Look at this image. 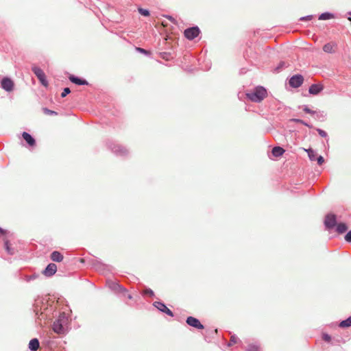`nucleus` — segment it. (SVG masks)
Masks as SVG:
<instances>
[{
    "label": "nucleus",
    "instance_id": "1",
    "mask_svg": "<svg viewBox=\"0 0 351 351\" xmlns=\"http://www.w3.org/2000/svg\"><path fill=\"white\" fill-rule=\"evenodd\" d=\"M267 90L263 86H257L252 90L246 93L248 99L253 102L259 103L267 97Z\"/></svg>",
    "mask_w": 351,
    "mask_h": 351
},
{
    "label": "nucleus",
    "instance_id": "2",
    "mask_svg": "<svg viewBox=\"0 0 351 351\" xmlns=\"http://www.w3.org/2000/svg\"><path fill=\"white\" fill-rule=\"evenodd\" d=\"M67 319L66 315L63 313L61 314L58 319L53 324V330L58 334H64L66 331L64 325L66 324Z\"/></svg>",
    "mask_w": 351,
    "mask_h": 351
},
{
    "label": "nucleus",
    "instance_id": "3",
    "mask_svg": "<svg viewBox=\"0 0 351 351\" xmlns=\"http://www.w3.org/2000/svg\"><path fill=\"white\" fill-rule=\"evenodd\" d=\"M32 71L36 75V76L39 80L40 82L44 86L47 87L48 86V82L46 79V76L43 71L37 66H33L32 67Z\"/></svg>",
    "mask_w": 351,
    "mask_h": 351
},
{
    "label": "nucleus",
    "instance_id": "4",
    "mask_svg": "<svg viewBox=\"0 0 351 351\" xmlns=\"http://www.w3.org/2000/svg\"><path fill=\"white\" fill-rule=\"evenodd\" d=\"M199 34V29L197 27L188 28L184 31V36L189 40L196 38Z\"/></svg>",
    "mask_w": 351,
    "mask_h": 351
},
{
    "label": "nucleus",
    "instance_id": "5",
    "mask_svg": "<svg viewBox=\"0 0 351 351\" xmlns=\"http://www.w3.org/2000/svg\"><path fill=\"white\" fill-rule=\"evenodd\" d=\"M304 78L301 75H295L289 80V84L293 88H298L302 84Z\"/></svg>",
    "mask_w": 351,
    "mask_h": 351
},
{
    "label": "nucleus",
    "instance_id": "6",
    "mask_svg": "<svg viewBox=\"0 0 351 351\" xmlns=\"http://www.w3.org/2000/svg\"><path fill=\"white\" fill-rule=\"evenodd\" d=\"M324 224L327 229L333 228L336 226L335 215L332 214L327 215L325 218Z\"/></svg>",
    "mask_w": 351,
    "mask_h": 351
},
{
    "label": "nucleus",
    "instance_id": "7",
    "mask_svg": "<svg viewBox=\"0 0 351 351\" xmlns=\"http://www.w3.org/2000/svg\"><path fill=\"white\" fill-rule=\"evenodd\" d=\"M1 87L5 90L10 92L14 88V82L8 77H3L1 80Z\"/></svg>",
    "mask_w": 351,
    "mask_h": 351
},
{
    "label": "nucleus",
    "instance_id": "8",
    "mask_svg": "<svg viewBox=\"0 0 351 351\" xmlns=\"http://www.w3.org/2000/svg\"><path fill=\"white\" fill-rule=\"evenodd\" d=\"M154 306L159 311L167 314L168 315L171 317L173 316V312L169 308H168L165 304L160 302H155L154 303Z\"/></svg>",
    "mask_w": 351,
    "mask_h": 351
},
{
    "label": "nucleus",
    "instance_id": "9",
    "mask_svg": "<svg viewBox=\"0 0 351 351\" xmlns=\"http://www.w3.org/2000/svg\"><path fill=\"white\" fill-rule=\"evenodd\" d=\"M186 323L189 326H193L197 329H203L204 328V326L200 323V322L197 318H195L193 317H189L186 319Z\"/></svg>",
    "mask_w": 351,
    "mask_h": 351
},
{
    "label": "nucleus",
    "instance_id": "10",
    "mask_svg": "<svg viewBox=\"0 0 351 351\" xmlns=\"http://www.w3.org/2000/svg\"><path fill=\"white\" fill-rule=\"evenodd\" d=\"M57 271V266L54 263L49 264L43 271L46 276H53Z\"/></svg>",
    "mask_w": 351,
    "mask_h": 351
},
{
    "label": "nucleus",
    "instance_id": "11",
    "mask_svg": "<svg viewBox=\"0 0 351 351\" xmlns=\"http://www.w3.org/2000/svg\"><path fill=\"white\" fill-rule=\"evenodd\" d=\"M323 89V85L319 84H313L309 87L308 92L310 94L315 95L319 93Z\"/></svg>",
    "mask_w": 351,
    "mask_h": 351
},
{
    "label": "nucleus",
    "instance_id": "12",
    "mask_svg": "<svg viewBox=\"0 0 351 351\" xmlns=\"http://www.w3.org/2000/svg\"><path fill=\"white\" fill-rule=\"evenodd\" d=\"M336 45L334 43H328L324 45L323 51L328 53H334L335 52Z\"/></svg>",
    "mask_w": 351,
    "mask_h": 351
},
{
    "label": "nucleus",
    "instance_id": "13",
    "mask_svg": "<svg viewBox=\"0 0 351 351\" xmlns=\"http://www.w3.org/2000/svg\"><path fill=\"white\" fill-rule=\"evenodd\" d=\"M69 78L71 82L78 84V85H87L88 84V82L86 80L80 79L74 75H71Z\"/></svg>",
    "mask_w": 351,
    "mask_h": 351
},
{
    "label": "nucleus",
    "instance_id": "14",
    "mask_svg": "<svg viewBox=\"0 0 351 351\" xmlns=\"http://www.w3.org/2000/svg\"><path fill=\"white\" fill-rule=\"evenodd\" d=\"M22 136L30 146H33L35 145L34 138L29 133L23 132L22 134Z\"/></svg>",
    "mask_w": 351,
    "mask_h": 351
},
{
    "label": "nucleus",
    "instance_id": "15",
    "mask_svg": "<svg viewBox=\"0 0 351 351\" xmlns=\"http://www.w3.org/2000/svg\"><path fill=\"white\" fill-rule=\"evenodd\" d=\"M51 258L55 262H61L63 260V256L58 251H54L51 254Z\"/></svg>",
    "mask_w": 351,
    "mask_h": 351
},
{
    "label": "nucleus",
    "instance_id": "16",
    "mask_svg": "<svg viewBox=\"0 0 351 351\" xmlns=\"http://www.w3.org/2000/svg\"><path fill=\"white\" fill-rule=\"evenodd\" d=\"M39 348V341L37 339H32L29 343V348L32 351H36Z\"/></svg>",
    "mask_w": 351,
    "mask_h": 351
},
{
    "label": "nucleus",
    "instance_id": "17",
    "mask_svg": "<svg viewBox=\"0 0 351 351\" xmlns=\"http://www.w3.org/2000/svg\"><path fill=\"white\" fill-rule=\"evenodd\" d=\"M112 151L117 154L121 156L125 155L127 154V150L125 148L121 145H116L113 149Z\"/></svg>",
    "mask_w": 351,
    "mask_h": 351
},
{
    "label": "nucleus",
    "instance_id": "18",
    "mask_svg": "<svg viewBox=\"0 0 351 351\" xmlns=\"http://www.w3.org/2000/svg\"><path fill=\"white\" fill-rule=\"evenodd\" d=\"M271 152H272L273 156H274L276 157H279L284 154L285 150L283 148H282L280 147H275L272 149Z\"/></svg>",
    "mask_w": 351,
    "mask_h": 351
},
{
    "label": "nucleus",
    "instance_id": "19",
    "mask_svg": "<svg viewBox=\"0 0 351 351\" xmlns=\"http://www.w3.org/2000/svg\"><path fill=\"white\" fill-rule=\"evenodd\" d=\"M347 230H348V227L343 223H340L337 225L336 231L339 234H342V233L345 232Z\"/></svg>",
    "mask_w": 351,
    "mask_h": 351
},
{
    "label": "nucleus",
    "instance_id": "20",
    "mask_svg": "<svg viewBox=\"0 0 351 351\" xmlns=\"http://www.w3.org/2000/svg\"><path fill=\"white\" fill-rule=\"evenodd\" d=\"M334 18V14L330 12H324L319 16V20H328Z\"/></svg>",
    "mask_w": 351,
    "mask_h": 351
},
{
    "label": "nucleus",
    "instance_id": "21",
    "mask_svg": "<svg viewBox=\"0 0 351 351\" xmlns=\"http://www.w3.org/2000/svg\"><path fill=\"white\" fill-rule=\"evenodd\" d=\"M351 326V316L348 319L343 320L339 324V327L341 328H348Z\"/></svg>",
    "mask_w": 351,
    "mask_h": 351
},
{
    "label": "nucleus",
    "instance_id": "22",
    "mask_svg": "<svg viewBox=\"0 0 351 351\" xmlns=\"http://www.w3.org/2000/svg\"><path fill=\"white\" fill-rule=\"evenodd\" d=\"M304 150L308 153V156L311 160H315L316 154L315 153V152L313 149H305Z\"/></svg>",
    "mask_w": 351,
    "mask_h": 351
},
{
    "label": "nucleus",
    "instance_id": "23",
    "mask_svg": "<svg viewBox=\"0 0 351 351\" xmlns=\"http://www.w3.org/2000/svg\"><path fill=\"white\" fill-rule=\"evenodd\" d=\"M4 245H5V248L6 250V251L8 252V253L12 254L14 252H13V250L10 247L9 242L8 241H5Z\"/></svg>",
    "mask_w": 351,
    "mask_h": 351
},
{
    "label": "nucleus",
    "instance_id": "24",
    "mask_svg": "<svg viewBox=\"0 0 351 351\" xmlns=\"http://www.w3.org/2000/svg\"><path fill=\"white\" fill-rule=\"evenodd\" d=\"M138 12L140 14L145 16H147L149 15V12L147 10L143 9V8H139Z\"/></svg>",
    "mask_w": 351,
    "mask_h": 351
},
{
    "label": "nucleus",
    "instance_id": "25",
    "mask_svg": "<svg viewBox=\"0 0 351 351\" xmlns=\"http://www.w3.org/2000/svg\"><path fill=\"white\" fill-rule=\"evenodd\" d=\"M70 93H71V90H70L69 88H64V90L61 94V96H62V97H64Z\"/></svg>",
    "mask_w": 351,
    "mask_h": 351
},
{
    "label": "nucleus",
    "instance_id": "26",
    "mask_svg": "<svg viewBox=\"0 0 351 351\" xmlns=\"http://www.w3.org/2000/svg\"><path fill=\"white\" fill-rule=\"evenodd\" d=\"M43 110H44L45 114H49V115L57 114L56 112L51 110H49L47 108H44Z\"/></svg>",
    "mask_w": 351,
    "mask_h": 351
},
{
    "label": "nucleus",
    "instance_id": "27",
    "mask_svg": "<svg viewBox=\"0 0 351 351\" xmlns=\"http://www.w3.org/2000/svg\"><path fill=\"white\" fill-rule=\"evenodd\" d=\"M293 121L296 122V123H302L304 125H306L308 126V128H311V125H309L308 124H307L306 122H304V121L301 120V119H293Z\"/></svg>",
    "mask_w": 351,
    "mask_h": 351
},
{
    "label": "nucleus",
    "instance_id": "28",
    "mask_svg": "<svg viewBox=\"0 0 351 351\" xmlns=\"http://www.w3.org/2000/svg\"><path fill=\"white\" fill-rule=\"evenodd\" d=\"M317 132L319 133V134L321 136H322V137H326L327 136V133L325 131H324V130H322L321 129H319V128L317 129Z\"/></svg>",
    "mask_w": 351,
    "mask_h": 351
},
{
    "label": "nucleus",
    "instance_id": "29",
    "mask_svg": "<svg viewBox=\"0 0 351 351\" xmlns=\"http://www.w3.org/2000/svg\"><path fill=\"white\" fill-rule=\"evenodd\" d=\"M313 15H308L306 16H302L300 19V21H310L313 19Z\"/></svg>",
    "mask_w": 351,
    "mask_h": 351
},
{
    "label": "nucleus",
    "instance_id": "30",
    "mask_svg": "<svg viewBox=\"0 0 351 351\" xmlns=\"http://www.w3.org/2000/svg\"><path fill=\"white\" fill-rule=\"evenodd\" d=\"M345 240L348 242H351V230L349 231L345 236Z\"/></svg>",
    "mask_w": 351,
    "mask_h": 351
},
{
    "label": "nucleus",
    "instance_id": "31",
    "mask_svg": "<svg viewBox=\"0 0 351 351\" xmlns=\"http://www.w3.org/2000/svg\"><path fill=\"white\" fill-rule=\"evenodd\" d=\"M322 338L324 341H328V342H329L331 339L330 336L326 333L323 334Z\"/></svg>",
    "mask_w": 351,
    "mask_h": 351
},
{
    "label": "nucleus",
    "instance_id": "32",
    "mask_svg": "<svg viewBox=\"0 0 351 351\" xmlns=\"http://www.w3.org/2000/svg\"><path fill=\"white\" fill-rule=\"evenodd\" d=\"M247 351H258V348L256 346H250L247 348Z\"/></svg>",
    "mask_w": 351,
    "mask_h": 351
},
{
    "label": "nucleus",
    "instance_id": "33",
    "mask_svg": "<svg viewBox=\"0 0 351 351\" xmlns=\"http://www.w3.org/2000/svg\"><path fill=\"white\" fill-rule=\"evenodd\" d=\"M303 110L304 112H306V113H308V114H314L315 112L311 110V109H309L307 106H304V108H303Z\"/></svg>",
    "mask_w": 351,
    "mask_h": 351
},
{
    "label": "nucleus",
    "instance_id": "34",
    "mask_svg": "<svg viewBox=\"0 0 351 351\" xmlns=\"http://www.w3.org/2000/svg\"><path fill=\"white\" fill-rule=\"evenodd\" d=\"M145 294H147V295H150L152 297L154 296V291L152 289H146L145 291Z\"/></svg>",
    "mask_w": 351,
    "mask_h": 351
},
{
    "label": "nucleus",
    "instance_id": "35",
    "mask_svg": "<svg viewBox=\"0 0 351 351\" xmlns=\"http://www.w3.org/2000/svg\"><path fill=\"white\" fill-rule=\"evenodd\" d=\"M317 163L321 165L323 164V162H324V158L322 156H319L317 158Z\"/></svg>",
    "mask_w": 351,
    "mask_h": 351
},
{
    "label": "nucleus",
    "instance_id": "36",
    "mask_svg": "<svg viewBox=\"0 0 351 351\" xmlns=\"http://www.w3.org/2000/svg\"><path fill=\"white\" fill-rule=\"evenodd\" d=\"M119 288L121 290H123V291H125L123 288H122L120 285H119L118 284H112V286L110 287L111 289H115L116 288Z\"/></svg>",
    "mask_w": 351,
    "mask_h": 351
},
{
    "label": "nucleus",
    "instance_id": "37",
    "mask_svg": "<svg viewBox=\"0 0 351 351\" xmlns=\"http://www.w3.org/2000/svg\"><path fill=\"white\" fill-rule=\"evenodd\" d=\"M237 339V338L236 337L232 336V338H231V342H232V343H236Z\"/></svg>",
    "mask_w": 351,
    "mask_h": 351
},
{
    "label": "nucleus",
    "instance_id": "38",
    "mask_svg": "<svg viewBox=\"0 0 351 351\" xmlns=\"http://www.w3.org/2000/svg\"><path fill=\"white\" fill-rule=\"evenodd\" d=\"M137 50L141 51V53H147V51L146 50L143 49H141V48H137Z\"/></svg>",
    "mask_w": 351,
    "mask_h": 351
},
{
    "label": "nucleus",
    "instance_id": "39",
    "mask_svg": "<svg viewBox=\"0 0 351 351\" xmlns=\"http://www.w3.org/2000/svg\"><path fill=\"white\" fill-rule=\"evenodd\" d=\"M285 65V64L284 62H282L280 64V66H284ZM280 67H278L277 69H278Z\"/></svg>",
    "mask_w": 351,
    "mask_h": 351
},
{
    "label": "nucleus",
    "instance_id": "40",
    "mask_svg": "<svg viewBox=\"0 0 351 351\" xmlns=\"http://www.w3.org/2000/svg\"><path fill=\"white\" fill-rule=\"evenodd\" d=\"M128 298L129 299H131L132 298V296L130 295H128Z\"/></svg>",
    "mask_w": 351,
    "mask_h": 351
},
{
    "label": "nucleus",
    "instance_id": "41",
    "mask_svg": "<svg viewBox=\"0 0 351 351\" xmlns=\"http://www.w3.org/2000/svg\"><path fill=\"white\" fill-rule=\"evenodd\" d=\"M0 232H3V230L0 228Z\"/></svg>",
    "mask_w": 351,
    "mask_h": 351
}]
</instances>
